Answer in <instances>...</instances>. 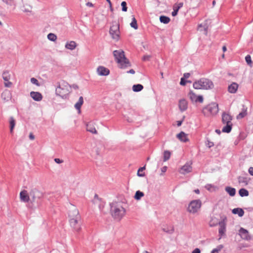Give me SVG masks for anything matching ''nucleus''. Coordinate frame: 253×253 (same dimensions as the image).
Listing matches in <instances>:
<instances>
[{"label": "nucleus", "mask_w": 253, "mask_h": 253, "mask_svg": "<svg viewBox=\"0 0 253 253\" xmlns=\"http://www.w3.org/2000/svg\"><path fill=\"white\" fill-rule=\"evenodd\" d=\"M69 222L71 227L76 232L81 230L82 221L81 216L77 209L71 205L69 211Z\"/></svg>", "instance_id": "obj_1"}, {"label": "nucleus", "mask_w": 253, "mask_h": 253, "mask_svg": "<svg viewBox=\"0 0 253 253\" xmlns=\"http://www.w3.org/2000/svg\"><path fill=\"white\" fill-rule=\"evenodd\" d=\"M110 208L112 215L115 219L120 220L125 214L126 210L121 203H112L110 204Z\"/></svg>", "instance_id": "obj_2"}, {"label": "nucleus", "mask_w": 253, "mask_h": 253, "mask_svg": "<svg viewBox=\"0 0 253 253\" xmlns=\"http://www.w3.org/2000/svg\"><path fill=\"white\" fill-rule=\"evenodd\" d=\"M113 55L115 58L120 64L121 68H125L130 66L128 60L126 57L125 52L122 50H116L113 51Z\"/></svg>", "instance_id": "obj_3"}, {"label": "nucleus", "mask_w": 253, "mask_h": 253, "mask_svg": "<svg viewBox=\"0 0 253 253\" xmlns=\"http://www.w3.org/2000/svg\"><path fill=\"white\" fill-rule=\"evenodd\" d=\"M193 86L196 89H210L214 87L212 82L208 79L202 78L195 81L193 84Z\"/></svg>", "instance_id": "obj_4"}, {"label": "nucleus", "mask_w": 253, "mask_h": 253, "mask_svg": "<svg viewBox=\"0 0 253 253\" xmlns=\"http://www.w3.org/2000/svg\"><path fill=\"white\" fill-rule=\"evenodd\" d=\"M71 86L66 82H63L59 83L55 89L56 95L60 96L62 98H66L70 92Z\"/></svg>", "instance_id": "obj_5"}, {"label": "nucleus", "mask_w": 253, "mask_h": 253, "mask_svg": "<svg viewBox=\"0 0 253 253\" xmlns=\"http://www.w3.org/2000/svg\"><path fill=\"white\" fill-rule=\"evenodd\" d=\"M202 206V202L200 200H194L190 202L187 207V211L195 214L200 211Z\"/></svg>", "instance_id": "obj_6"}, {"label": "nucleus", "mask_w": 253, "mask_h": 253, "mask_svg": "<svg viewBox=\"0 0 253 253\" xmlns=\"http://www.w3.org/2000/svg\"><path fill=\"white\" fill-rule=\"evenodd\" d=\"M218 112V106L216 103L212 102L204 108L203 113L205 116L216 115Z\"/></svg>", "instance_id": "obj_7"}, {"label": "nucleus", "mask_w": 253, "mask_h": 253, "mask_svg": "<svg viewBox=\"0 0 253 253\" xmlns=\"http://www.w3.org/2000/svg\"><path fill=\"white\" fill-rule=\"evenodd\" d=\"M109 33L112 38L116 41H118L120 37V25L115 21L113 22L109 30Z\"/></svg>", "instance_id": "obj_8"}, {"label": "nucleus", "mask_w": 253, "mask_h": 253, "mask_svg": "<svg viewBox=\"0 0 253 253\" xmlns=\"http://www.w3.org/2000/svg\"><path fill=\"white\" fill-rule=\"evenodd\" d=\"M2 77L4 80V85L6 87H11L13 84L9 80L11 79V75L8 71H5L2 73Z\"/></svg>", "instance_id": "obj_9"}, {"label": "nucleus", "mask_w": 253, "mask_h": 253, "mask_svg": "<svg viewBox=\"0 0 253 253\" xmlns=\"http://www.w3.org/2000/svg\"><path fill=\"white\" fill-rule=\"evenodd\" d=\"M188 97L193 103H202L203 97L202 95H197L193 91L190 90L188 94Z\"/></svg>", "instance_id": "obj_10"}, {"label": "nucleus", "mask_w": 253, "mask_h": 253, "mask_svg": "<svg viewBox=\"0 0 253 253\" xmlns=\"http://www.w3.org/2000/svg\"><path fill=\"white\" fill-rule=\"evenodd\" d=\"M42 195V193L38 190L36 189H32L29 193L30 200L34 202L36 199L41 198Z\"/></svg>", "instance_id": "obj_11"}, {"label": "nucleus", "mask_w": 253, "mask_h": 253, "mask_svg": "<svg viewBox=\"0 0 253 253\" xmlns=\"http://www.w3.org/2000/svg\"><path fill=\"white\" fill-rule=\"evenodd\" d=\"M239 234L243 240L249 241L251 239V236L249 234L248 231L244 228H240L239 230Z\"/></svg>", "instance_id": "obj_12"}, {"label": "nucleus", "mask_w": 253, "mask_h": 253, "mask_svg": "<svg viewBox=\"0 0 253 253\" xmlns=\"http://www.w3.org/2000/svg\"><path fill=\"white\" fill-rule=\"evenodd\" d=\"M191 164L187 162L180 169V172L181 174H185L189 173L192 171V168L191 166Z\"/></svg>", "instance_id": "obj_13"}, {"label": "nucleus", "mask_w": 253, "mask_h": 253, "mask_svg": "<svg viewBox=\"0 0 253 253\" xmlns=\"http://www.w3.org/2000/svg\"><path fill=\"white\" fill-rule=\"evenodd\" d=\"M97 74L99 76H107L109 74V70L103 66H99L97 69Z\"/></svg>", "instance_id": "obj_14"}, {"label": "nucleus", "mask_w": 253, "mask_h": 253, "mask_svg": "<svg viewBox=\"0 0 253 253\" xmlns=\"http://www.w3.org/2000/svg\"><path fill=\"white\" fill-rule=\"evenodd\" d=\"M2 99L5 101H8L11 98V93L8 89H5L1 93Z\"/></svg>", "instance_id": "obj_15"}, {"label": "nucleus", "mask_w": 253, "mask_h": 253, "mask_svg": "<svg viewBox=\"0 0 253 253\" xmlns=\"http://www.w3.org/2000/svg\"><path fill=\"white\" fill-rule=\"evenodd\" d=\"M232 117L229 114L223 113L222 115V122L223 124H231Z\"/></svg>", "instance_id": "obj_16"}, {"label": "nucleus", "mask_w": 253, "mask_h": 253, "mask_svg": "<svg viewBox=\"0 0 253 253\" xmlns=\"http://www.w3.org/2000/svg\"><path fill=\"white\" fill-rule=\"evenodd\" d=\"M86 130L93 134H96L97 131L95 129L94 123L93 122L87 123L86 125Z\"/></svg>", "instance_id": "obj_17"}, {"label": "nucleus", "mask_w": 253, "mask_h": 253, "mask_svg": "<svg viewBox=\"0 0 253 253\" xmlns=\"http://www.w3.org/2000/svg\"><path fill=\"white\" fill-rule=\"evenodd\" d=\"M30 96L36 101H40L42 98V94L39 92L31 91L30 93Z\"/></svg>", "instance_id": "obj_18"}, {"label": "nucleus", "mask_w": 253, "mask_h": 253, "mask_svg": "<svg viewBox=\"0 0 253 253\" xmlns=\"http://www.w3.org/2000/svg\"><path fill=\"white\" fill-rule=\"evenodd\" d=\"M179 108L181 112L185 111L188 107V103L187 101L184 99H181L179 101Z\"/></svg>", "instance_id": "obj_19"}, {"label": "nucleus", "mask_w": 253, "mask_h": 253, "mask_svg": "<svg viewBox=\"0 0 253 253\" xmlns=\"http://www.w3.org/2000/svg\"><path fill=\"white\" fill-rule=\"evenodd\" d=\"M21 200L24 202H27L30 200L29 195L27 194L26 190L21 191L20 193Z\"/></svg>", "instance_id": "obj_20"}, {"label": "nucleus", "mask_w": 253, "mask_h": 253, "mask_svg": "<svg viewBox=\"0 0 253 253\" xmlns=\"http://www.w3.org/2000/svg\"><path fill=\"white\" fill-rule=\"evenodd\" d=\"M77 46V44L75 41H70L66 42L65 47L66 49L73 50H74Z\"/></svg>", "instance_id": "obj_21"}, {"label": "nucleus", "mask_w": 253, "mask_h": 253, "mask_svg": "<svg viewBox=\"0 0 253 253\" xmlns=\"http://www.w3.org/2000/svg\"><path fill=\"white\" fill-rule=\"evenodd\" d=\"M247 107L243 106L242 111L237 116V119L239 120L244 118L247 115Z\"/></svg>", "instance_id": "obj_22"}, {"label": "nucleus", "mask_w": 253, "mask_h": 253, "mask_svg": "<svg viewBox=\"0 0 253 253\" xmlns=\"http://www.w3.org/2000/svg\"><path fill=\"white\" fill-rule=\"evenodd\" d=\"M238 88V84L236 83H232L228 86V91L230 93H235Z\"/></svg>", "instance_id": "obj_23"}, {"label": "nucleus", "mask_w": 253, "mask_h": 253, "mask_svg": "<svg viewBox=\"0 0 253 253\" xmlns=\"http://www.w3.org/2000/svg\"><path fill=\"white\" fill-rule=\"evenodd\" d=\"M219 228L218 232H219L220 236H222L224 234V232L226 230L225 224L223 222H219Z\"/></svg>", "instance_id": "obj_24"}, {"label": "nucleus", "mask_w": 253, "mask_h": 253, "mask_svg": "<svg viewBox=\"0 0 253 253\" xmlns=\"http://www.w3.org/2000/svg\"><path fill=\"white\" fill-rule=\"evenodd\" d=\"M183 6V3H179L177 5H174L173 6V10L172 12V15L175 16L177 14L179 9Z\"/></svg>", "instance_id": "obj_25"}, {"label": "nucleus", "mask_w": 253, "mask_h": 253, "mask_svg": "<svg viewBox=\"0 0 253 253\" xmlns=\"http://www.w3.org/2000/svg\"><path fill=\"white\" fill-rule=\"evenodd\" d=\"M84 103V98L82 96H80L78 102L75 104V108L80 112L81 108Z\"/></svg>", "instance_id": "obj_26"}, {"label": "nucleus", "mask_w": 253, "mask_h": 253, "mask_svg": "<svg viewBox=\"0 0 253 253\" xmlns=\"http://www.w3.org/2000/svg\"><path fill=\"white\" fill-rule=\"evenodd\" d=\"M208 28V26L207 22H204V23L200 24L198 25V30L202 31L203 30L205 32V34H207V30Z\"/></svg>", "instance_id": "obj_27"}, {"label": "nucleus", "mask_w": 253, "mask_h": 253, "mask_svg": "<svg viewBox=\"0 0 253 253\" xmlns=\"http://www.w3.org/2000/svg\"><path fill=\"white\" fill-rule=\"evenodd\" d=\"M233 214H237L239 216L242 217L244 214V211L241 208H235L232 210V211Z\"/></svg>", "instance_id": "obj_28"}, {"label": "nucleus", "mask_w": 253, "mask_h": 253, "mask_svg": "<svg viewBox=\"0 0 253 253\" xmlns=\"http://www.w3.org/2000/svg\"><path fill=\"white\" fill-rule=\"evenodd\" d=\"M177 137L180 140L183 142H186L188 140L186 134L183 131L178 133L177 135Z\"/></svg>", "instance_id": "obj_29"}, {"label": "nucleus", "mask_w": 253, "mask_h": 253, "mask_svg": "<svg viewBox=\"0 0 253 253\" xmlns=\"http://www.w3.org/2000/svg\"><path fill=\"white\" fill-rule=\"evenodd\" d=\"M225 190L230 196H234L236 194V189L234 188L227 186L225 187Z\"/></svg>", "instance_id": "obj_30"}, {"label": "nucleus", "mask_w": 253, "mask_h": 253, "mask_svg": "<svg viewBox=\"0 0 253 253\" xmlns=\"http://www.w3.org/2000/svg\"><path fill=\"white\" fill-rule=\"evenodd\" d=\"M225 124L226 126L222 128V131L223 132L229 133L232 129V123Z\"/></svg>", "instance_id": "obj_31"}, {"label": "nucleus", "mask_w": 253, "mask_h": 253, "mask_svg": "<svg viewBox=\"0 0 253 253\" xmlns=\"http://www.w3.org/2000/svg\"><path fill=\"white\" fill-rule=\"evenodd\" d=\"M143 86L141 84H134L132 86V90L134 92H139L142 90Z\"/></svg>", "instance_id": "obj_32"}, {"label": "nucleus", "mask_w": 253, "mask_h": 253, "mask_svg": "<svg viewBox=\"0 0 253 253\" xmlns=\"http://www.w3.org/2000/svg\"><path fill=\"white\" fill-rule=\"evenodd\" d=\"M9 124H10V131L11 133H12L13 130L15 126V121L14 119L13 118V117H11L10 118Z\"/></svg>", "instance_id": "obj_33"}, {"label": "nucleus", "mask_w": 253, "mask_h": 253, "mask_svg": "<svg viewBox=\"0 0 253 253\" xmlns=\"http://www.w3.org/2000/svg\"><path fill=\"white\" fill-rule=\"evenodd\" d=\"M160 21L164 24H168L170 21V18L166 16L162 15L160 17Z\"/></svg>", "instance_id": "obj_34"}, {"label": "nucleus", "mask_w": 253, "mask_h": 253, "mask_svg": "<svg viewBox=\"0 0 253 253\" xmlns=\"http://www.w3.org/2000/svg\"><path fill=\"white\" fill-rule=\"evenodd\" d=\"M239 194L241 197L248 196L249 194V191L245 188H241L239 190Z\"/></svg>", "instance_id": "obj_35"}, {"label": "nucleus", "mask_w": 253, "mask_h": 253, "mask_svg": "<svg viewBox=\"0 0 253 253\" xmlns=\"http://www.w3.org/2000/svg\"><path fill=\"white\" fill-rule=\"evenodd\" d=\"M144 195V194L142 192H141L139 190H138L136 192L134 198H135V199H136L137 200H139L142 197H143Z\"/></svg>", "instance_id": "obj_36"}, {"label": "nucleus", "mask_w": 253, "mask_h": 253, "mask_svg": "<svg viewBox=\"0 0 253 253\" xmlns=\"http://www.w3.org/2000/svg\"><path fill=\"white\" fill-rule=\"evenodd\" d=\"M145 169V166L140 168L138 170L137 175L139 177H143L145 176V173L142 172V171Z\"/></svg>", "instance_id": "obj_37"}, {"label": "nucleus", "mask_w": 253, "mask_h": 253, "mask_svg": "<svg viewBox=\"0 0 253 253\" xmlns=\"http://www.w3.org/2000/svg\"><path fill=\"white\" fill-rule=\"evenodd\" d=\"M238 181L240 183H244L245 185H247L248 183L247 178L242 176H239L238 177Z\"/></svg>", "instance_id": "obj_38"}, {"label": "nucleus", "mask_w": 253, "mask_h": 253, "mask_svg": "<svg viewBox=\"0 0 253 253\" xmlns=\"http://www.w3.org/2000/svg\"><path fill=\"white\" fill-rule=\"evenodd\" d=\"M130 26L136 30L138 29V26L137 23V21L134 17H133L132 19V21L130 24Z\"/></svg>", "instance_id": "obj_39"}, {"label": "nucleus", "mask_w": 253, "mask_h": 253, "mask_svg": "<svg viewBox=\"0 0 253 253\" xmlns=\"http://www.w3.org/2000/svg\"><path fill=\"white\" fill-rule=\"evenodd\" d=\"M47 39L50 41L54 42L57 39V36L53 33H49L47 35Z\"/></svg>", "instance_id": "obj_40"}, {"label": "nucleus", "mask_w": 253, "mask_h": 253, "mask_svg": "<svg viewBox=\"0 0 253 253\" xmlns=\"http://www.w3.org/2000/svg\"><path fill=\"white\" fill-rule=\"evenodd\" d=\"M170 157V153L169 151H165L164 153V161H168Z\"/></svg>", "instance_id": "obj_41"}, {"label": "nucleus", "mask_w": 253, "mask_h": 253, "mask_svg": "<svg viewBox=\"0 0 253 253\" xmlns=\"http://www.w3.org/2000/svg\"><path fill=\"white\" fill-rule=\"evenodd\" d=\"M2 1L7 5L16 6V4L14 0H2Z\"/></svg>", "instance_id": "obj_42"}, {"label": "nucleus", "mask_w": 253, "mask_h": 253, "mask_svg": "<svg viewBox=\"0 0 253 253\" xmlns=\"http://www.w3.org/2000/svg\"><path fill=\"white\" fill-rule=\"evenodd\" d=\"M24 9L23 11L25 12H31V9L32 7L30 5L26 4L24 5Z\"/></svg>", "instance_id": "obj_43"}, {"label": "nucleus", "mask_w": 253, "mask_h": 253, "mask_svg": "<svg viewBox=\"0 0 253 253\" xmlns=\"http://www.w3.org/2000/svg\"><path fill=\"white\" fill-rule=\"evenodd\" d=\"M223 246L222 245L218 246L215 249H214L211 251V253H218V252L223 248Z\"/></svg>", "instance_id": "obj_44"}, {"label": "nucleus", "mask_w": 253, "mask_h": 253, "mask_svg": "<svg viewBox=\"0 0 253 253\" xmlns=\"http://www.w3.org/2000/svg\"><path fill=\"white\" fill-rule=\"evenodd\" d=\"M121 6L122 7V11L124 12H126L127 10V7L126 6V1H123L121 3Z\"/></svg>", "instance_id": "obj_45"}, {"label": "nucleus", "mask_w": 253, "mask_h": 253, "mask_svg": "<svg viewBox=\"0 0 253 253\" xmlns=\"http://www.w3.org/2000/svg\"><path fill=\"white\" fill-rule=\"evenodd\" d=\"M31 82L32 84L36 85L37 86H40V84L38 81L35 78H32L31 79Z\"/></svg>", "instance_id": "obj_46"}, {"label": "nucleus", "mask_w": 253, "mask_h": 253, "mask_svg": "<svg viewBox=\"0 0 253 253\" xmlns=\"http://www.w3.org/2000/svg\"><path fill=\"white\" fill-rule=\"evenodd\" d=\"M246 62L248 65H251L252 63L251 60V57L250 55H247L245 57Z\"/></svg>", "instance_id": "obj_47"}, {"label": "nucleus", "mask_w": 253, "mask_h": 253, "mask_svg": "<svg viewBox=\"0 0 253 253\" xmlns=\"http://www.w3.org/2000/svg\"><path fill=\"white\" fill-rule=\"evenodd\" d=\"M206 145L209 148H211V147H212L214 145V143H213V142H211L210 140L208 139L207 140V142H206Z\"/></svg>", "instance_id": "obj_48"}, {"label": "nucleus", "mask_w": 253, "mask_h": 253, "mask_svg": "<svg viewBox=\"0 0 253 253\" xmlns=\"http://www.w3.org/2000/svg\"><path fill=\"white\" fill-rule=\"evenodd\" d=\"M187 82V81L185 80L184 78H181L180 82V84L181 85H185Z\"/></svg>", "instance_id": "obj_49"}, {"label": "nucleus", "mask_w": 253, "mask_h": 253, "mask_svg": "<svg viewBox=\"0 0 253 253\" xmlns=\"http://www.w3.org/2000/svg\"><path fill=\"white\" fill-rule=\"evenodd\" d=\"M151 58V56L150 55H144L143 58H142V60L143 61H148L149 60V59H150Z\"/></svg>", "instance_id": "obj_50"}, {"label": "nucleus", "mask_w": 253, "mask_h": 253, "mask_svg": "<svg viewBox=\"0 0 253 253\" xmlns=\"http://www.w3.org/2000/svg\"><path fill=\"white\" fill-rule=\"evenodd\" d=\"M213 187V186L211 184H207L205 186V188L209 191H211Z\"/></svg>", "instance_id": "obj_51"}, {"label": "nucleus", "mask_w": 253, "mask_h": 253, "mask_svg": "<svg viewBox=\"0 0 253 253\" xmlns=\"http://www.w3.org/2000/svg\"><path fill=\"white\" fill-rule=\"evenodd\" d=\"M104 206V203L103 202H100V204H99L98 207H99V210L100 211H101L102 210Z\"/></svg>", "instance_id": "obj_52"}, {"label": "nucleus", "mask_w": 253, "mask_h": 253, "mask_svg": "<svg viewBox=\"0 0 253 253\" xmlns=\"http://www.w3.org/2000/svg\"><path fill=\"white\" fill-rule=\"evenodd\" d=\"M54 161L57 164H61V163H62L63 162V161L62 160H61V159H60L59 158H55L54 159Z\"/></svg>", "instance_id": "obj_53"}, {"label": "nucleus", "mask_w": 253, "mask_h": 253, "mask_svg": "<svg viewBox=\"0 0 253 253\" xmlns=\"http://www.w3.org/2000/svg\"><path fill=\"white\" fill-rule=\"evenodd\" d=\"M163 230H164L165 232H167V233H169V234H171V233H173V228H171V229H170V230H166L165 228H163Z\"/></svg>", "instance_id": "obj_54"}, {"label": "nucleus", "mask_w": 253, "mask_h": 253, "mask_svg": "<svg viewBox=\"0 0 253 253\" xmlns=\"http://www.w3.org/2000/svg\"><path fill=\"white\" fill-rule=\"evenodd\" d=\"M201 253V251L198 248H196L195 249H194L193 252H192V253Z\"/></svg>", "instance_id": "obj_55"}, {"label": "nucleus", "mask_w": 253, "mask_h": 253, "mask_svg": "<svg viewBox=\"0 0 253 253\" xmlns=\"http://www.w3.org/2000/svg\"><path fill=\"white\" fill-rule=\"evenodd\" d=\"M249 173L252 176H253V167H250L249 169Z\"/></svg>", "instance_id": "obj_56"}, {"label": "nucleus", "mask_w": 253, "mask_h": 253, "mask_svg": "<svg viewBox=\"0 0 253 253\" xmlns=\"http://www.w3.org/2000/svg\"><path fill=\"white\" fill-rule=\"evenodd\" d=\"M190 76V74L189 73H184L183 75V78L187 79Z\"/></svg>", "instance_id": "obj_57"}, {"label": "nucleus", "mask_w": 253, "mask_h": 253, "mask_svg": "<svg viewBox=\"0 0 253 253\" xmlns=\"http://www.w3.org/2000/svg\"><path fill=\"white\" fill-rule=\"evenodd\" d=\"M29 138L31 140H34L35 139V136L33 135L32 133H30L29 134Z\"/></svg>", "instance_id": "obj_58"}, {"label": "nucleus", "mask_w": 253, "mask_h": 253, "mask_svg": "<svg viewBox=\"0 0 253 253\" xmlns=\"http://www.w3.org/2000/svg\"><path fill=\"white\" fill-rule=\"evenodd\" d=\"M127 73H130L131 74H134L135 73V71L133 69H131L128 71H127Z\"/></svg>", "instance_id": "obj_59"}, {"label": "nucleus", "mask_w": 253, "mask_h": 253, "mask_svg": "<svg viewBox=\"0 0 253 253\" xmlns=\"http://www.w3.org/2000/svg\"><path fill=\"white\" fill-rule=\"evenodd\" d=\"M167 167H164L162 168V171L163 172H165L167 170Z\"/></svg>", "instance_id": "obj_60"}, {"label": "nucleus", "mask_w": 253, "mask_h": 253, "mask_svg": "<svg viewBox=\"0 0 253 253\" xmlns=\"http://www.w3.org/2000/svg\"><path fill=\"white\" fill-rule=\"evenodd\" d=\"M86 5L89 7H91L93 6V4L90 2H88L86 3Z\"/></svg>", "instance_id": "obj_61"}, {"label": "nucleus", "mask_w": 253, "mask_h": 253, "mask_svg": "<svg viewBox=\"0 0 253 253\" xmlns=\"http://www.w3.org/2000/svg\"><path fill=\"white\" fill-rule=\"evenodd\" d=\"M181 124H182V121H179L177 122V125L178 126H180L181 125Z\"/></svg>", "instance_id": "obj_62"}, {"label": "nucleus", "mask_w": 253, "mask_h": 253, "mask_svg": "<svg viewBox=\"0 0 253 253\" xmlns=\"http://www.w3.org/2000/svg\"><path fill=\"white\" fill-rule=\"evenodd\" d=\"M50 253H59V252L57 250H53L50 252Z\"/></svg>", "instance_id": "obj_63"}, {"label": "nucleus", "mask_w": 253, "mask_h": 253, "mask_svg": "<svg viewBox=\"0 0 253 253\" xmlns=\"http://www.w3.org/2000/svg\"><path fill=\"white\" fill-rule=\"evenodd\" d=\"M227 49H226V47L225 46H223L222 47V50L223 52H225L226 51Z\"/></svg>", "instance_id": "obj_64"}]
</instances>
